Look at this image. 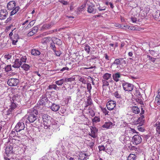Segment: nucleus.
<instances>
[{"mask_svg": "<svg viewBox=\"0 0 160 160\" xmlns=\"http://www.w3.org/2000/svg\"><path fill=\"white\" fill-rule=\"evenodd\" d=\"M92 102V101L90 98H88L87 99V101L86 102V106L85 107V108L87 107L88 106L91 104Z\"/></svg>", "mask_w": 160, "mask_h": 160, "instance_id": "ea45409f", "label": "nucleus"}, {"mask_svg": "<svg viewBox=\"0 0 160 160\" xmlns=\"http://www.w3.org/2000/svg\"><path fill=\"white\" fill-rule=\"evenodd\" d=\"M55 83L58 86H61L63 83V79H61L59 80L56 81Z\"/></svg>", "mask_w": 160, "mask_h": 160, "instance_id": "e433bc0d", "label": "nucleus"}, {"mask_svg": "<svg viewBox=\"0 0 160 160\" xmlns=\"http://www.w3.org/2000/svg\"><path fill=\"white\" fill-rule=\"evenodd\" d=\"M10 135L11 136L14 137V135H15V131H12L11 132Z\"/></svg>", "mask_w": 160, "mask_h": 160, "instance_id": "e2e57ef3", "label": "nucleus"}, {"mask_svg": "<svg viewBox=\"0 0 160 160\" xmlns=\"http://www.w3.org/2000/svg\"><path fill=\"white\" fill-rule=\"evenodd\" d=\"M18 42L17 40H13L12 41V44L13 45H16L17 42Z\"/></svg>", "mask_w": 160, "mask_h": 160, "instance_id": "338daca9", "label": "nucleus"}, {"mask_svg": "<svg viewBox=\"0 0 160 160\" xmlns=\"http://www.w3.org/2000/svg\"><path fill=\"white\" fill-rule=\"evenodd\" d=\"M119 140L122 143L126 144L128 147H130L131 145L130 138L128 136L122 135L119 138Z\"/></svg>", "mask_w": 160, "mask_h": 160, "instance_id": "7ed1b4c3", "label": "nucleus"}, {"mask_svg": "<svg viewBox=\"0 0 160 160\" xmlns=\"http://www.w3.org/2000/svg\"><path fill=\"white\" fill-rule=\"evenodd\" d=\"M21 68L25 71H28L29 68V65L27 64H24L22 65L21 66Z\"/></svg>", "mask_w": 160, "mask_h": 160, "instance_id": "473e14b6", "label": "nucleus"}, {"mask_svg": "<svg viewBox=\"0 0 160 160\" xmlns=\"http://www.w3.org/2000/svg\"><path fill=\"white\" fill-rule=\"evenodd\" d=\"M114 95L117 98H120L121 97V95L119 94L117 91L115 92L114 93Z\"/></svg>", "mask_w": 160, "mask_h": 160, "instance_id": "8fccbe9b", "label": "nucleus"}, {"mask_svg": "<svg viewBox=\"0 0 160 160\" xmlns=\"http://www.w3.org/2000/svg\"><path fill=\"white\" fill-rule=\"evenodd\" d=\"M92 88V87L91 84L89 83H88L87 84V89L88 92L89 93L91 92V89Z\"/></svg>", "mask_w": 160, "mask_h": 160, "instance_id": "37998d69", "label": "nucleus"}, {"mask_svg": "<svg viewBox=\"0 0 160 160\" xmlns=\"http://www.w3.org/2000/svg\"><path fill=\"white\" fill-rule=\"evenodd\" d=\"M25 128V126L24 123L20 121L17 124L15 127V129L17 132H19L24 130Z\"/></svg>", "mask_w": 160, "mask_h": 160, "instance_id": "6e6552de", "label": "nucleus"}, {"mask_svg": "<svg viewBox=\"0 0 160 160\" xmlns=\"http://www.w3.org/2000/svg\"><path fill=\"white\" fill-rule=\"evenodd\" d=\"M144 113V111H142L141 114V116L139 117L137 121V123H139L140 124L142 125L144 123V116L141 114Z\"/></svg>", "mask_w": 160, "mask_h": 160, "instance_id": "5701e85b", "label": "nucleus"}, {"mask_svg": "<svg viewBox=\"0 0 160 160\" xmlns=\"http://www.w3.org/2000/svg\"><path fill=\"white\" fill-rule=\"evenodd\" d=\"M121 76V75L119 72L116 73L112 75L113 79L116 82H118L119 81Z\"/></svg>", "mask_w": 160, "mask_h": 160, "instance_id": "aec40b11", "label": "nucleus"}, {"mask_svg": "<svg viewBox=\"0 0 160 160\" xmlns=\"http://www.w3.org/2000/svg\"><path fill=\"white\" fill-rule=\"evenodd\" d=\"M54 52H55L56 56H59L61 54V52L59 51H56V50H55V51Z\"/></svg>", "mask_w": 160, "mask_h": 160, "instance_id": "603ef678", "label": "nucleus"}, {"mask_svg": "<svg viewBox=\"0 0 160 160\" xmlns=\"http://www.w3.org/2000/svg\"><path fill=\"white\" fill-rule=\"evenodd\" d=\"M132 112L136 114H138L140 112V109L136 106H133L132 108Z\"/></svg>", "mask_w": 160, "mask_h": 160, "instance_id": "bb28decb", "label": "nucleus"}, {"mask_svg": "<svg viewBox=\"0 0 160 160\" xmlns=\"http://www.w3.org/2000/svg\"><path fill=\"white\" fill-rule=\"evenodd\" d=\"M5 71L8 72L12 70V67L11 65H8L5 67Z\"/></svg>", "mask_w": 160, "mask_h": 160, "instance_id": "79ce46f5", "label": "nucleus"}, {"mask_svg": "<svg viewBox=\"0 0 160 160\" xmlns=\"http://www.w3.org/2000/svg\"><path fill=\"white\" fill-rule=\"evenodd\" d=\"M126 64V61L123 58H120L116 59L112 65H115L118 69H120L122 68L123 66Z\"/></svg>", "mask_w": 160, "mask_h": 160, "instance_id": "f03ea898", "label": "nucleus"}, {"mask_svg": "<svg viewBox=\"0 0 160 160\" xmlns=\"http://www.w3.org/2000/svg\"><path fill=\"white\" fill-rule=\"evenodd\" d=\"M35 23V21L34 20L32 21H31L30 22V23H29V26H31L32 27L34 25Z\"/></svg>", "mask_w": 160, "mask_h": 160, "instance_id": "13d9d810", "label": "nucleus"}, {"mask_svg": "<svg viewBox=\"0 0 160 160\" xmlns=\"http://www.w3.org/2000/svg\"><path fill=\"white\" fill-rule=\"evenodd\" d=\"M59 2L62 3L64 5H67L68 4V2L64 0H59Z\"/></svg>", "mask_w": 160, "mask_h": 160, "instance_id": "de8ad7c7", "label": "nucleus"}, {"mask_svg": "<svg viewBox=\"0 0 160 160\" xmlns=\"http://www.w3.org/2000/svg\"><path fill=\"white\" fill-rule=\"evenodd\" d=\"M16 58V59L13 62L12 67L15 68H18L21 66L22 64L19 62V58Z\"/></svg>", "mask_w": 160, "mask_h": 160, "instance_id": "dca6fc26", "label": "nucleus"}, {"mask_svg": "<svg viewBox=\"0 0 160 160\" xmlns=\"http://www.w3.org/2000/svg\"><path fill=\"white\" fill-rule=\"evenodd\" d=\"M101 110L105 115L108 114V111L107 110L106 108H101Z\"/></svg>", "mask_w": 160, "mask_h": 160, "instance_id": "49530a36", "label": "nucleus"}, {"mask_svg": "<svg viewBox=\"0 0 160 160\" xmlns=\"http://www.w3.org/2000/svg\"><path fill=\"white\" fill-rule=\"evenodd\" d=\"M18 160H30L29 158L27 156L23 157V158H18Z\"/></svg>", "mask_w": 160, "mask_h": 160, "instance_id": "3c124183", "label": "nucleus"}, {"mask_svg": "<svg viewBox=\"0 0 160 160\" xmlns=\"http://www.w3.org/2000/svg\"><path fill=\"white\" fill-rule=\"evenodd\" d=\"M79 81L84 84L86 83V80L82 78H80L79 79Z\"/></svg>", "mask_w": 160, "mask_h": 160, "instance_id": "09e8293b", "label": "nucleus"}, {"mask_svg": "<svg viewBox=\"0 0 160 160\" xmlns=\"http://www.w3.org/2000/svg\"><path fill=\"white\" fill-rule=\"evenodd\" d=\"M95 7V5L92 4L89 5L87 8L88 12L92 14H95L97 10Z\"/></svg>", "mask_w": 160, "mask_h": 160, "instance_id": "9b49d317", "label": "nucleus"}, {"mask_svg": "<svg viewBox=\"0 0 160 160\" xmlns=\"http://www.w3.org/2000/svg\"><path fill=\"white\" fill-rule=\"evenodd\" d=\"M65 70H69V68H68L67 67H64V68H63L61 70V71H65Z\"/></svg>", "mask_w": 160, "mask_h": 160, "instance_id": "052dcab7", "label": "nucleus"}, {"mask_svg": "<svg viewBox=\"0 0 160 160\" xmlns=\"http://www.w3.org/2000/svg\"><path fill=\"white\" fill-rule=\"evenodd\" d=\"M14 36L15 38L16 39V40H17L19 38V37L18 35L17 34H14Z\"/></svg>", "mask_w": 160, "mask_h": 160, "instance_id": "69168bd1", "label": "nucleus"}, {"mask_svg": "<svg viewBox=\"0 0 160 160\" xmlns=\"http://www.w3.org/2000/svg\"><path fill=\"white\" fill-rule=\"evenodd\" d=\"M92 121L94 122H97L100 121V118L98 117H95L94 118L92 119Z\"/></svg>", "mask_w": 160, "mask_h": 160, "instance_id": "a18cd8bd", "label": "nucleus"}, {"mask_svg": "<svg viewBox=\"0 0 160 160\" xmlns=\"http://www.w3.org/2000/svg\"><path fill=\"white\" fill-rule=\"evenodd\" d=\"M51 25L50 24H45L42 27V29H48L51 27Z\"/></svg>", "mask_w": 160, "mask_h": 160, "instance_id": "a19ab883", "label": "nucleus"}, {"mask_svg": "<svg viewBox=\"0 0 160 160\" xmlns=\"http://www.w3.org/2000/svg\"><path fill=\"white\" fill-rule=\"evenodd\" d=\"M116 105V102L110 100L107 103L106 106L107 109L110 111L113 110Z\"/></svg>", "mask_w": 160, "mask_h": 160, "instance_id": "1a4fd4ad", "label": "nucleus"}, {"mask_svg": "<svg viewBox=\"0 0 160 160\" xmlns=\"http://www.w3.org/2000/svg\"><path fill=\"white\" fill-rule=\"evenodd\" d=\"M38 28L37 27H34L30 30L29 32L27 34L28 36H31L35 34L38 31Z\"/></svg>", "mask_w": 160, "mask_h": 160, "instance_id": "4468645a", "label": "nucleus"}, {"mask_svg": "<svg viewBox=\"0 0 160 160\" xmlns=\"http://www.w3.org/2000/svg\"><path fill=\"white\" fill-rule=\"evenodd\" d=\"M16 58H19V62L21 64H22V62H26L27 58L25 56L18 55L17 56Z\"/></svg>", "mask_w": 160, "mask_h": 160, "instance_id": "4be33fe9", "label": "nucleus"}, {"mask_svg": "<svg viewBox=\"0 0 160 160\" xmlns=\"http://www.w3.org/2000/svg\"><path fill=\"white\" fill-rule=\"evenodd\" d=\"M48 42L47 43H48V44H49V43L50 44V48H51L52 49V50H53V52H55V50H56V47L55 45V43L52 42H51V41H48Z\"/></svg>", "mask_w": 160, "mask_h": 160, "instance_id": "c756f323", "label": "nucleus"}, {"mask_svg": "<svg viewBox=\"0 0 160 160\" xmlns=\"http://www.w3.org/2000/svg\"><path fill=\"white\" fill-rule=\"evenodd\" d=\"M16 3L14 1H11L9 2L7 5L8 9L11 10L14 9L16 7Z\"/></svg>", "mask_w": 160, "mask_h": 160, "instance_id": "2eb2a0df", "label": "nucleus"}, {"mask_svg": "<svg viewBox=\"0 0 160 160\" xmlns=\"http://www.w3.org/2000/svg\"><path fill=\"white\" fill-rule=\"evenodd\" d=\"M32 54L34 56L39 55L40 54V52L38 50L33 49L31 51Z\"/></svg>", "mask_w": 160, "mask_h": 160, "instance_id": "cd10ccee", "label": "nucleus"}, {"mask_svg": "<svg viewBox=\"0 0 160 160\" xmlns=\"http://www.w3.org/2000/svg\"><path fill=\"white\" fill-rule=\"evenodd\" d=\"M128 29L132 30L140 31L141 30V28L136 27V26H129Z\"/></svg>", "mask_w": 160, "mask_h": 160, "instance_id": "7c9ffc66", "label": "nucleus"}, {"mask_svg": "<svg viewBox=\"0 0 160 160\" xmlns=\"http://www.w3.org/2000/svg\"><path fill=\"white\" fill-rule=\"evenodd\" d=\"M104 57L105 59L107 60H109V58L108 56V55L106 53L104 54Z\"/></svg>", "mask_w": 160, "mask_h": 160, "instance_id": "680f3d73", "label": "nucleus"}, {"mask_svg": "<svg viewBox=\"0 0 160 160\" xmlns=\"http://www.w3.org/2000/svg\"><path fill=\"white\" fill-rule=\"evenodd\" d=\"M159 96H157L155 99L154 102L156 103L157 105H158L160 104V98Z\"/></svg>", "mask_w": 160, "mask_h": 160, "instance_id": "c9c22d12", "label": "nucleus"}, {"mask_svg": "<svg viewBox=\"0 0 160 160\" xmlns=\"http://www.w3.org/2000/svg\"><path fill=\"white\" fill-rule=\"evenodd\" d=\"M141 94L140 92L138 91H136V95L137 96H141Z\"/></svg>", "mask_w": 160, "mask_h": 160, "instance_id": "0e129e2a", "label": "nucleus"}, {"mask_svg": "<svg viewBox=\"0 0 160 160\" xmlns=\"http://www.w3.org/2000/svg\"><path fill=\"white\" fill-rule=\"evenodd\" d=\"M45 41L46 43L48 42V41H51V42L54 43L55 44L60 45H61L62 43V41L59 39L55 37H53L52 38L50 37H48L45 38Z\"/></svg>", "mask_w": 160, "mask_h": 160, "instance_id": "20e7f679", "label": "nucleus"}, {"mask_svg": "<svg viewBox=\"0 0 160 160\" xmlns=\"http://www.w3.org/2000/svg\"><path fill=\"white\" fill-rule=\"evenodd\" d=\"M156 131L158 134H160V122H157L155 124Z\"/></svg>", "mask_w": 160, "mask_h": 160, "instance_id": "c85d7f7f", "label": "nucleus"}, {"mask_svg": "<svg viewBox=\"0 0 160 160\" xmlns=\"http://www.w3.org/2000/svg\"><path fill=\"white\" fill-rule=\"evenodd\" d=\"M12 55L11 54H8L4 55L2 57L3 58L6 60L10 59L12 57Z\"/></svg>", "mask_w": 160, "mask_h": 160, "instance_id": "58836bf2", "label": "nucleus"}, {"mask_svg": "<svg viewBox=\"0 0 160 160\" xmlns=\"http://www.w3.org/2000/svg\"><path fill=\"white\" fill-rule=\"evenodd\" d=\"M48 88L49 89H54L56 90L57 88H58V87H57V86L56 84H53L52 85H49Z\"/></svg>", "mask_w": 160, "mask_h": 160, "instance_id": "4c0bfd02", "label": "nucleus"}, {"mask_svg": "<svg viewBox=\"0 0 160 160\" xmlns=\"http://www.w3.org/2000/svg\"><path fill=\"white\" fill-rule=\"evenodd\" d=\"M50 109L53 111L56 112L58 111L60 108V106L59 104L55 103H51Z\"/></svg>", "mask_w": 160, "mask_h": 160, "instance_id": "ddd939ff", "label": "nucleus"}, {"mask_svg": "<svg viewBox=\"0 0 160 160\" xmlns=\"http://www.w3.org/2000/svg\"><path fill=\"white\" fill-rule=\"evenodd\" d=\"M142 141V138L141 137L138 135H135L133 137L132 142L133 144L137 145L140 144Z\"/></svg>", "mask_w": 160, "mask_h": 160, "instance_id": "423d86ee", "label": "nucleus"}, {"mask_svg": "<svg viewBox=\"0 0 160 160\" xmlns=\"http://www.w3.org/2000/svg\"><path fill=\"white\" fill-rule=\"evenodd\" d=\"M88 158L86 154L81 152L79 154L78 159L80 160H87Z\"/></svg>", "mask_w": 160, "mask_h": 160, "instance_id": "a878e982", "label": "nucleus"}, {"mask_svg": "<svg viewBox=\"0 0 160 160\" xmlns=\"http://www.w3.org/2000/svg\"><path fill=\"white\" fill-rule=\"evenodd\" d=\"M98 148L100 151L104 150L105 149V147L104 146H100L98 147Z\"/></svg>", "mask_w": 160, "mask_h": 160, "instance_id": "4d7b16f0", "label": "nucleus"}, {"mask_svg": "<svg viewBox=\"0 0 160 160\" xmlns=\"http://www.w3.org/2000/svg\"><path fill=\"white\" fill-rule=\"evenodd\" d=\"M122 86L124 90L127 91H131L133 90V85L128 82L123 83Z\"/></svg>", "mask_w": 160, "mask_h": 160, "instance_id": "0eeeda50", "label": "nucleus"}, {"mask_svg": "<svg viewBox=\"0 0 160 160\" xmlns=\"http://www.w3.org/2000/svg\"><path fill=\"white\" fill-rule=\"evenodd\" d=\"M113 125L112 123L109 122H105L102 126V127L103 128H106L108 129L112 128L113 127Z\"/></svg>", "mask_w": 160, "mask_h": 160, "instance_id": "393cba45", "label": "nucleus"}, {"mask_svg": "<svg viewBox=\"0 0 160 160\" xmlns=\"http://www.w3.org/2000/svg\"><path fill=\"white\" fill-rule=\"evenodd\" d=\"M16 107V104L14 103H12L10 105V108L7 111V113L6 114L9 115L10 113L14 110Z\"/></svg>", "mask_w": 160, "mask_h": 160, "instance_id": "412c9836", "label": "nucleus"}, {"mask_svg": "<svg viewBox=\"0 0 160 160\" xmlns=\"http://www.w3.org/2000/svg\"><path fill=\"white\" fill-rule=\"evenodd\" d=\"M136 156L134 154H130L128 158V160H136Z\"/></svg>", "mask_w": 160, "mask_h": 160, "instance_id": "72a5a7b5", "label": "nucleus"}, {"mask_svg": "<svg viewBox=\"0 0 160 160\" xmlns=\"http://www.w3.org/2000/svg\"><path fill=\"white\" fill-rule=\"evenodd\" d=\"M103 85L105 86H108L109 85L108 82L104 80L103 81Z\"/></svg>", "mask_w": 160, "mask_h": 160, "instance_id": "bf43d9fd", "label": "nucleus"}, {"mask_svg": "<svg viewBox=\"0 0 160 160\" xmlns=\"http://www.w3.org/2000/svg\"><path fill=\"white\" fill-rule=\"evenodd\" d=\"M138 129L139 131L141 132H143L144 131V129L141 126H139L138 127Z\"/></svg>", "mask_w": 160, "mask_h": 160, "instance_id": "6e6d98bb", "label": "nucleus"}, {"mask_svg": "<svg viewBox=\"0 0 160 160\" xmlns=\"http://www.w3.org/2000/svg\"><path fill=\"white\" fill-rule=\"evenodd\" d=\"M14 8L11 12V16H12L16 13L19 10V8L18 6H17L15 7Z\"/></svg>", "mask_w": 160, "mask_h": 160, "instance_id": "2f4dec72", "label": "nucleus"}, {"mask_svg": "<svg viewBox=\"0 0 160 160\" xmlns=\"http://www.w3.org/2000/svg\"><path fill=\"white\" fill-rule=\"evenodd\" d=\"M38 102L40 105H45L48 102V100L47 98L45 95H43L40 98Z\"/></svg>", "mask_w": 160, "mask_h": 160, "instance_id": "9d476101", "label": "nucleus"}, {"mask_svg": "<svg viewBox=\"0 0 160 160\" xmlns=\"http://www.w3.org/2000/svg\"><path fill=\"white\" fill-rule=\"evenodd\" d=\"M38 112L37 110L33 109L30 112L28 113L27 119L30 122H33L37 119Z\"/></svg>", "mask_w": 160, "mask_h": 160, "instance_id": "f257e3e1", "label": "nucleus"}, {"mask_svg": "<svg viewBox=\"0 0 160 160\" xmlns=\"http://www.w3.org/2000/svg\"><path fill=\"white\" fill-rule=\"evenodd\" d=\"M75 77H71L70 78H68V82H71L75 80Z\"/></svg>", "mask_w": 160, "mask_h": 160, "instance_id": "864d4df0", "label": "nucleus"}, {"mask_svg": "<svg viewBox=\"0 0 160 160\" xmlns=\"http://www.w3.org/2000/svg\"><path fill=\"white\" fill-rule=\"evenodd\" d=\"M147 58H148L150 60L152 61L153 62H154L155 61V59L154 58L152 57L149 55L147 56Z\"/></svg>", "mask_w": 160, "mask_h": 160, "instance_id": "5fc2aeb1", "label": "nucleus"}, {"mask_svg": "<svg viewBox=\"0 0 160 160\" xmlns=\"http://www.w3.org/2000/svg\"><path fill=\"white\" fill-rule=\"evenodd\" d=\"M103 78L106 80H108L110 82H112V80L111 78V74L109 73H106L103 76Z\"/></svg>", "mask_w": 160, "mask_h": 160, "instance_id": "6ab92c4d", "label": "nucleus"}, {"mask_svg": "<svg viewBox=\"0 0 160 160\" xmlns=\"http://www.w3.org/2000/svg\"><path fill=\"white\" fill-rule=\"evenodd\" d=\"M12 148L11 146H8L6 147L5 153L7 156H9L10 154H12Z\"/></svg>", "mask_w": 160, "mask_h": 160, "instance_id": "a211bd4d", "label": "nucleus"}, {"mask_svg": "<svg viewBox=\"0 0 160 160\" xmlns=\"http://www.w3.org/2000/svg\"><path fill=\"white\" fill-rule=\"evenodd\" d=\"M19 82V80L18 79L12 78L8 79L7 84L10 86H16L18 84Z\"/></svg>", "mask_w": 160, "mask_h": 160, "instance_id": "39448f33", "label": "nucleus"}, {"mask_svg": "<svg viewBox=\"0 0 160 160\" xmlns=\"http://www.w3.org/2000/svg\"><path fill=\"white\" fill-rule=\"evenodd\" d=\"M50 117L46 114H42V118L43 122L47 124L49 121Z\"/></svg>", "mask_w": 160, "mask_h": 160, "instance_id": "b1692460", "label": "nucleus"}, {"mask_svg": "<svg viewBox=\"0 0 160 160\" xmlns=\"http://www.w3.org/2000/svg\"><path fill=\"white\" fill-rule=\"evenodd\" d=\"M84 49L85 51L88 53H89L90 52V47L87 44H85L84 45Z\"/></svg>", "mask_w": 160, "mask_h": 160, "instance_id": "f704fd0d", "label": "nucleus"}, {"mask_svg": "<svg viewBox=\"0 0 160 160\" xmlns=\"http://www.w3.org/2000/svg\"><path fill=\"white\" fill-rule=\"evenodd\" d=\"M91 132L89 135L93 138H95L97 136L96 133L97 132V130L95 128L92 127L91 128Z\"/></svg>", "mask_w": 160, "mask_h": 160, "instance_id": "f3484780", "label": "nucleus"}, {"mask_svg": "<svg viewBox=\"0 0 160 160\" xmlns=\"http://www.w3.org/2000/svg\"><path fill=\"white\" fill-rule=\"evenodd\" d=\"M8 12L6 9H2L0 11V19H5L7 17Z\"/></svg>", "mask_w": 160, "mask_h": 160, "instance_id": "f8f14e48", "label": "nucleus"}, {"mask_svg": "<svg viewBox=\"0 0 160 160\" xmlns=\"http://www.w3.org/2000/svg\"><path fill=\"white\" fill-rule=\"evenodd\" d=\"M131 20L132 22V23H136L137 21V18L136 17H134L132 16L131 18Z\"/></svg>", "mask_w": 160, "mask_h": 160, "instance_id": "c03bdc74", "label": "nucleus"}, {"mask_svg": "<svg viewBox=\"0 0 160 160\" xmlns=\"http://www.w3.org/2000/svg\"><path fill=\"white\" fill-rule=\"evenodd\" d=\"M62 79H63V82H68V78H62Z\"/></svg>", "mask_w": 160, "mask_h": 160, "instance_id": "774afa93", "label": "nucleus"}]
</instances>
